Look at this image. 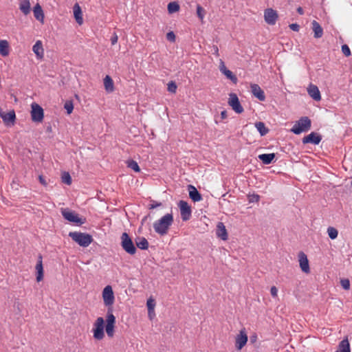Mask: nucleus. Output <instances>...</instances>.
<instances>
[{
    "label": "nucleus",
    "instance_id": "c756f323",
    "mask_svg": "<svg viewBox=\"0 0 352 352\" xmlns=\"http://www.w3.org/2000/svg\"><path fill=\"white\" fill-rule=\"evenodd\" d=\"M15 120V113L14 111H11L8 113H6L5 116L3 117V121L6 124H9L10 122H14Z\"/></svg>",
    "mask_w": 352,
    "mask_h": 352
},
{
    "label": "nucleus",
    "instance_id": "a211bd4d",
    "mask_svg": "<svg viewBox=\"0 0 352 352\" xmlns=\"http://www.w3.org/2000/svg\"><path fill=\"white\" fill-rule=\"evenodd\" d=\"M311 30L313 31L314 38H320L323 36V29L316 21H312Z\"/></svg>",
    "mask_w": 352,
    "mask_h": 352
},
{
    "label": "nucleus",
    "instance_id": "4d7b16f0",
    "mask_svg": "<svg viewBox=\"0 0 352 352\" xmlns=\"http://www.w3.org/2000/svg\"><path fill=\"white\" fill-rule=\"evenodd\" d=\"M298 12L300 13V14H302V9L301 8H298Z\"/></svg>",
    "mask_w": 352,
    "mask_h": 352
},
{
    "label": "nucleus",
    "instance_id": "412c9836",
    "mask_svg": "<svg viewBox=\"0 0 352 352\" xmlns=\"http://www.w3.org/2000/svg\"><path fill=\"white\" fill-rule=\"evenodd\" d=\"M189 197L194 201L201 200V196L196 188L192 185L188 186Z\"/></svg>",
    "mask_w": 352,
    "mask_h": 352
},
{
    "label": "nucleus",
    "instance_id": "f257e3e1",
    "mask_svg": "<svg viewBox=\"0 0 352 352\" xmlns=\"http://www.w3.org/2000/svg\"><path fill=\"white\" fill-rule=\"evenodd\" d=\"M116 319L111 309L107 312L106 320L102 317H98L94 321L91 329L93 338L96 340H102L105 336V333L110 338H113L115 333Z\"/></svg>",
    "mask_w": 352,
    "mask_h": 352
},
{
    "label": "nucleus",
    "instance_id": "864d4df0",
    "mask_svg": "<svg viewBox=\"0 0 352 352\" xmlns=\"http://www.w3.org/2000/svg\"><path fill=\"white\" fill-rule=\"evenodd\" d=\"M227 117H228L227 111H221V118L222 119H226Z\"/></svg>",
    "mask_w": 352,
    "mask_h": 352
},
{
    "label": "nucleus",
    "instance_id": "39448f33",
    "mask_svg": "<svg viewBox=\"0 0 352 352\" xmlns=\"http://www.w3.org/2000/svg\"><path fill=\"white\" fill-rule=\"evenodd\" d=\"M121 246L126 252L131 255H133L136 252L133 242L126 232L122 233L121 236Z\"/></svg>",
    "mask_w": 352,
    "mask_h": 352
},
{
    "label": "nucleus",
    "instance_id": "f8f14e48",
    "mask_svg": "<svg viewBox=\"0 0 352 352\" xmlns=\"http://www.w3.org/2000/svg\"><path fill=\"white\" fill-rule=\"evenodd\" d=\"M264 19L267 24L274 25L278 19V14L274 10L267 8L264 11Z\"/></svg>",
    "mask_w": 352,
    "mask_h": 352
},
{
    "label": "nucleus",
    "instance_id": "dca6fc26",
    "mask_svg": "<svg viewBox=\"0 0 352 352\" xmlns=\"http://www.w3.org/2000/svg\"><path fill=\"white\" fill-rule=\"evenodd\" d=\"M216 234L219 238L221 239L223 241L228 239V232L226 229V226L222 222L218 223L217 226Z\"/></svg>",
    "mask_w": 352,
    "mask_h": 352
},
{
    "label": "nucleus",
    "instance_id": "a19ab883",
    "mask_svg": "<svg viewBox=\"0 0 352 352\" xmlns=\"http://www.w3.org/2000/svg\"><path fill=\"white\" fill-rule=\"evenodd\" d=\"M342 52L346 57L351 56L350 48L346 44L342 45Z\"/></svg>",
    "mask_w": 352,
    "mask_h": 352
},
{
    "label": "nucleus",
    "instance_id": "c9c22d12",
    "mask_svg": "<svg viewBox=\"0 0 352 352\" xmlns=\"http://www.w3.org/2000/svg\"><path fill=\"white\" fill-rule=\"evenodd\" d=\"M226 76L227 78L230 79L231 81H232L234 83H236L237 82V78L233 73L230 71L229 69H227L225 71V72L223 74Z\"/></svg>",
    "mask_w": 352,
    "mask_h": 352
},
{
    "label": "nucleus",
    "instance_id": "4468645a",
    "mask_svg": "<svg viewBox=\"0 0 352 352\" xmlns=\"http://www.w3.org/2000/svg\"><path fill=\"white\" fill-rule=\"evenodd\" d=\"M252 94L259 100L264 101L265 96L263 91L257 84H252L250 85Z\"/></svg>",
    "mask_w": 352,
    "mask_h": 352
},
{
    "label": "nucleus",
    "instance_id": "6e6552de",
    "mask_svg": "<svg viewBox=\"0 0 352 352\" xmlns=\"http://www.w3.org/2000/svg\"><path fill=\"white\" fill-rule=\"evenodd\" d=\"M31 117L32 121L36 122H41L43 120V109L37 103L33 102L31 104Z\"/></svg>",
    "mask_w": 352,
    "mask_h": 352
},
{
    "label": "nucleus",
    "instance_id": "423d86ee",
    "mask_svg": "<svg viewBox=\"0 0 352 352\" xmlns=\"http://www.w3.org/2000/svg\"><path fill=\"white\" fill-rule=\"evenodd\" d=\"M61 214L63 217L69 222L78 225H82L85 223V219L79 217L75 212L68 208H61Z\"/></svg>",
    "mask_w": 352,
    "mask_h": 352
},
{
    "label": "nucleus",
    "instance_id": "ddd939ff",
    "mask_svg": "<svg viewBox=\"0 0 352 352\" xmlns=\"http://www.w3.org/2000/svg\"><path fill=\"white\" fill-rule=\"evenodd\" d=\"M32 51L35 54L36 57L38 60H41L44 57V49L42 41L38 40L32 47Z\"/></svg>",
    "mask_w": 352,
    "mask_h": 352
},
{
    "label": "nucleus",
    "instance_id": "1a4fd4ad",
    "mask_svg": "<svg viewBox=\"0 0 352 352\" xmlns=\"http://www.w3.org/2000/svg\"><path fill=\"white\" fill-rule=\"evenodd\" d=\"M308 129V118L304 117L296 122L291 131L295 134H300L301 133L306 131Z\"/></svg>",
    "mask_w": 352,
    "mask_h": 352
},
{
    "label": "nucleus",
    "instance_id": "8fccbe9b",
    "mask_svg": "<svg viewBox=\"0 0 352 352\" xmlns=\"http://www.w3.org/2000/svg\"><path fill=\"white\" fill-rule=\"evenodd\" d=\"M289 28L293 31L298 32L299 30L300 26L297 23H292L289 25Z\"/></svg>",
    "mask_w": 352,
    "mask_h": 352
},
{
    "label": "nucleus",
    "instance_id": "3c124183",
    "mask_svg": "<svg viewBox=\"0 0 352 352\" xmlns=\"http://www.w3.org/2000/svg\"><path fill=\"white\" fill-rule=\"evenodd\" d=\"M161 206V203L157 202V201H152V203L150 204L149 208L150 209H154L158 206Z\"/></svg>",
    "mask_w": 352,
    "mask_h": 352
},
{
    "label": "nucleus",
    "instance_id": "7ed1b4c3",
    "mask_svg": "<svg viewBox=\"0 0 352 352\" xmlns=\"http://www.w3.org/2000/svg\"><path fill=\"white\" fill-rule=\"evenodd\" d=\"M69 236L79 245L82 247L89 246L92 242V237L89 234L73 232H69Z\"/></svg>",
    "mask_w": 352,
    "mask_h": 352
},
{
    "label": "nucleus",
    "instance_id": "603ef678",
    "mask_svg": "<svg viewBox=\"0 0 352 352\" xmlns=\"http://www.w3.org/2000/svg\"><path fill=\"white\" fill-rule=\"evenodd\" d=\"M39 182L43 185V186H46L47 185V182L45 180V179L43 178V176L40 175L39 177Z\"/></svg>",
    "mask_w": 352,
    "mask_h": 352
},
{
    "label": "nucleus",
    "instance_id": "f3484780",
    "mask_svg": "<svg viewBox=\"0 0 352 352\" xmlns=\"http://www.w3.org/2000/svg\"><path fill=\"white\" fill-rule=\"evenodd\" d=\"M35 269L36 272V281L40 282L43 279V267L41 256H38Z\"/></svg>",
    "mask_w": 352,
    "mask_h": 352
},
{
    "label": "nucleus",
    "instance_id": "6e6d98bb",
    "mask_svg": "<svg viewBox=\"0 0 352 352\" xmlns=\"http://www.w3.org/2000/svg\"><path fill=\"white\" fill-rule=\"evenodd\" d=\"M6 113L3 112L0 110V117L3 119V116H5Z\"/></svg>",
    "mask_w": 352,
    "mask_h": 352
},
{
    "label": "nucleus",
    "instance_id": "5fc2aeb1",
    "mask_svg": "<svg viewBox=\"0 0 352 352\" xmlns=\"http://www.w3.org/2000/svg\"><path fill=\"white\" fill-rule=\"evenodd\" d=\"M302 142H303L304 144H307V143H308V135H306V136H305V137L303 138V139H302Z\"/></svg>",
    "mask_w": 352,
    "mask_h": 352
},
{
    "label": "nucleus",
    "instance_id": "473e14b6",
    "mask_svg": "<svg viewBox=\"0 0 352 352\" xmlns=\"http://www.w3.org/2000/svg\"><path fill=\"white\" fill-rule=\"evenodd\" d=\"M126 165L129 168H131L136 173H138L140 171V168L138 166V164L134 160H128L126 162Z\"/></svg>",
    "mask_w": 352,
    "mask_h": 352
},
{
    "label": "nucleus",
    "instance_id": "e433bc0d",
    "mask_svg": "<svg viewBox=\"0 0 352 352\" xmlns=\"http://www.w3.org/2000/svg\"><path fill=\"white\" fill-rule=\"evenodd\" d=\"M155 305L156 302L155 299L153 297L148 298L146 301V307L148 310H155Z\"/></svg>",
    "mask_w": 352,
    "mask_h": 352
},
{
    "label": "nucleus",
    "instance_id": "f704fd0d",
    "mask_svg": "<svg viewBox=\"0 0 352 352\" xmlns=\"http://www.w3.org/2000/svg\"><path fill=\"white\" fill-rule=\"evenodd\" d=\"M327 233H328L329 238L331 239H336L338 236V230L333 227L328 228Z\"/></svg>",
    "mask_w": 352,
    "mask_h": 352
},
{
    "label": "nucleus",
    "instance_id": "f03ea898",
    "mask_svg": "<svg viewBox=\"0 0 352 352\" xmlns=\"http://www.w3.org/2000/svg\"><path fill=\"white\" fill-rule=\"evenodd\" d=\"M173 222V217L172 214H166L159 220L154 222L153 228L157 234L163 236L167 234Z\"/></svg>",
    "mask_w": 352,
    "mask_h": 352
},
{
    "label": "nucleus",
    "instance_id": "58836bf2",
    "mask_svg": "<svg viewBox=\"0 0 352 352\" xmlns=\"http://www.w3.org/2000/svg\"><path fill=\"white\" fill-rule=\"evenodd\" d=\"M340 284L344 289L349 290L350 289V281L348 278L341 279Z\"/></svg>",
    "mask_w": 352,
    "mask_h": 352
},
{
    "label": "nucleus",
    "instance_id": "6ab92c4d",
    "mask_svg": "<svg viewBox=\"0 0 352 352\" xmlns=\"http://www.w3.org/2000/svg\"><path fill=\"white\" fill-rule=\"evenodd\" d=\"M298 261L302 270L305 273H308V259L307 255L304 252H300L298 254Z\"/></svg>",
    "mask_w": 352,
    "mask_h": 352
},
{
    "label": "nucleus",
    "instance_id": "bf43d9fd",
    "mask_svg": "<svg viewBox=\"0 0 352 352\" xmlns=\"http://www.w3.org/2000/svg\"><path fill=\"white\" fill-rule=\"evenodd\" d=\"M309 126H311V121L310 120H309Z\"/></svg>",
    "mask_w": 352,
    "mask_h": 352
},
{
    "label": "nucleus",
    "instance_id": "de8ad7c7",
    "mask_svg": "<svg viewBox=\"0 0 352 352\" xmlns=\"http://www.w3.org/2000/svg\"><path fill=\"white\" fill-rule=\"evenodd\" d=\"M118 40V37L117 34L116 33H113L112 36H111V45H113L116 43H117Z\"/></svg>",
    "mask_w": 352,
    "mask_h": 352
},
{
    "label": "nucleus",
    "instance_id": "4be33fe9",
    "mask_svg": "<svg viewBox=\"0 0 352 352\" xmlns=\"http://www.w3.org/2000/svg\"><path fill=\"white\" fill-rule=\"evenodd\" d=\"M73 10H74V18H75L76 22L79 25H81L83 23V19H82V10H81L80 6L78 3L75 4Z\"/></svg>",
    "mask_w": 352,
    "mask_h": 352
},
{
    "label": "nucleus",
    "instance_id": "c03bdc74",
    "mask_svg": "<svg viewBox=\"0 0 352 352\" xmlns=\"http://www.w3.org/2000/svg\"><path fill=\"white\" fill-rule=\"evenodd\" d=\"M175 35L173 32H169L166 34V38L170 41V42H175Z\"/></svg>",
    "mask_w": 352,
    "mask_h": 352
},
{
    "label": "nucleus",
    "instance_id": "37998d69",
    "mask_svg": "<svg viewBox=\"0 0 352 352\" xmlns=\"http://www.w3.org/2000/svg\"><path fill=\"white\" fill-rule=\"evenodd\" d=\"M248 199L250 202H258L260 197L258 195L252 194L249 195Z\"/></svg>",
    "mask_w": 352,
    "mask_h": 352
},
{
    "label": "nucleus",
    "instance_id": "2eb2a0df",
    "mask_svg": "<svg viewBox=\"0 0 352 352\" xmlns=\"http://www.w3.org/2000/svg\"><path fill=\"white\" fill-rule=\"evenodd\" d=\"M309 96L316 102L321 100L320 91L316 85L309 84Z\"/></svg>",
    "mask_w": 352,
    "mask_h": 352
},
{
    "label": "nucleus",
    "instance_id": "72a5a7b5",
    "mask_svg": "<svg viewBox=\"0 0 352 352\" xmlns=\"http://www.w3.org/2000/svg\"><path fill=\"white\" fill-rule=\"evenodd\" d=\"M197 15L199 20L203 22L206 15V10L199 4L197 5Z\"/></svg>",
    "mask_w": 352,
    "mask_h": 352
},
{
    "label": "nucleus",
    "instance_id": "b1692460",
    "mask_svg": "<svg viewBox=\"0 0 352 352\" xmlns=\"http://www.w3.org/2000/svg\"><path fill=\"white\" fill-rule=\"evenodd\" d=\"M10 54L9 43L6 40L0 41V54L2 56H7Z\"/></svg>",
    "mask_w": 352,
    "mask_h": 352
},
{
    "label": "nucleus",
    "instance_id": "49530a36",
    "mask_svg": "<svg viewBox=\"0 0 352 352\" xmlns=\"http://www.w3.org/2000/svg\"><path fill=\"white\" fill-rule=\"evenodd\" d=\"M270 293L273 297H274V298L277 297V296H278L277 288L275 286L272 287L271 289H270Z\"/></svg>",
    "mask_w": 352,
    "mask_h": 352
},
{
    "label": "nucleus",
    "instance_id": "393cba45",
    "mask_svg": "<svg viewBox=\"0 0 352 352\" xmlns=\"http://www.w3.org/2000/svg\"><path fill=\"white\" fill-rule=\"evenodd\" d=\"M258 158L262 161L264 164H270L272 162L275 158L274 153L261 154L258 156Z\"/></svg>",
    "mask_w": 352,
    "mask_h": 352
},
{
    "label": "nucleus",
    "instance_id": "4c0bfd02",
    "mask_svg": "<svg viewBox=\"0 0 352 352\" xmlns=\"http://www.w3.org/2000/svg\"><path fill=\"white\" fill-rule=\"evenodd\" d=\"M62 181L63 183L70 185L72 184V177L68 173H64L62 175Z\"/></svg>",
    "mask_w": 352,
    "mask_h": 352
},
{
    "label": "nucleus",
    "instance_id": "5701e85b",
    "mask_svg": "<svg viewBox=\"0 0 352 352\" xmlns=\"http://www.w3.org/2000/svg\"><path fill=\"white\" fill-rule=\"evenodd\" d=\"M103 81L105 91L108 93L113 92L114 91V83L112 78L109 76L107 75Z\"/></svg>",
    "mask_w": 352,
    "mask_h": 352
},
{
    "label": "nucleus",
    "instance_id": "c85d7f7f",
    "mask_svg": "<svg viewBox=\"0 0 352 352\" xmlns=\"http://www.w3.org/2000/svg\"><path fill=\"white\" fill-rule=\"evenodd\" d=\"M322 140V135L318 133L311 132L309 133V143L318 144Z\"/></svg>",
    "mask_w": 352,
    "mask_h": 352
},
{
    "label": "nucleus",
    "instance_id": "a18cd8bd",
    "mask_svg": "<svg viewBox=\"0 0 352 352\" xmlns=\"http://www.w3.org/2000/svg\"><path fill=\"white\" fill-rule=\"evenodd\" d=\"M219 68L220 72L222 74H223L225 72V71H226L228 69L227 67L225 65L224 62L222 60H220V61H219Z\"/></svg>",
    "mask_w": 352,
    "mask_h": 352
},
{
    "label": "nucleus",
    "instance_id": "cd10ccee",
    "mask_svg": "<svg viewBox=\"0 0 352 352\" xmlns=\"http://www.w3.org/2000/svg\"><path fill=\"white\" fill-rule=\"evenodd\" d=\"M137 247L141 250H146L148 248V243L144 237H138L135 240Z\"/></svg>",
    "mask_w": 352,
    "mask_h": 352
},
{
    "label": "nucleus",
    "instance_id": "7c9ffc66",
    "mask_svg": "<svg viewBox=\"0 0 352 352\" xmlns=\"http://www.w3.org/2000/svg\"><path fill=\"white\" fill-rule=\"evenodd\" d=\"M179 5L176 1L170 2L168 4L167 9L169 14H173L179 10Z\"/></svg>",
    "mask_w": 352,
    "mask_h": 352
},
{
    "label": "nucleus",
    "instance_id": "09e8293b",
    "mask_svg": "<svg viewBox=\"0 0 352 352\" xmlns=\"http://www.w3.org/2000/svg\"><path fill=\"white\" fill-rule=\"evenodd\" d=\"M148 317L152 320L155 317V310H148Z\"/></svg>",
    "mask_w": 352,
    "mask_h": 352
},
{
    "label": "nucleus",
    "instance_id": "79ce46f5",
    "mask_svg": "<svg viewBox=\"0 0 352 352\" xmlns=\"http://www.w3.org/2000/svg\"><path fill=\"white\" fill-rule=\"evenodd\" d=\"M176 89H177V85H175V82H170L168 84V91L172 92V93H175L176 91Z\"/></svg>",
    "mask_w": 352,
    "mask_h": 352
},
{
    "label": "nucleus",
    "instance_id": "bb28decb",
    "mask_svg": "<svg viewBox=\"0 0 352 352\" xmlns=\"http://www.w3.org/2000/svg\"><path fill=\"white\" fill-rule=\"evenodd\" d=\"M19 9L25 15L28 14L31 10L30 1L21 0L19 4Z\"/></svg>",
    "mask_w": 352,
    "mask_h": 352
},
{
    "label": "nucleus",
    "instance_id": "9b49d317",
    "mask_svg": "<svg viewBox=\"0 0 352 352\" xmlns=\"http://www.w3.org/2000/svg\"><path fill=\"white\" fill-rule=\"evenodd\" d=\"M180 210L181 217L183 221H187L191 216V208L185 201H180L178 204Z\"/></svg>",
    "mask_w": 352,
    "mask_h": 352
},
{
    "label": "nucleus",
    "instance_id": "2f4dec72",
    "mask_svg": "<svg viewBox=\"0 0 352 352\" xmlns=\"http://www.w3.org/2000/svg\"><path fill=\"white\" fill-rule=\"evenodd\" d=\"M255 127L259 132L261 136L266 135L268 133V129L266 128L265 124L262 122H258L255 124Z\"/></svg>",
    "mask_w": 352,
    "mask_h": 352
},
{
    "label": "nucleus",
    "instance_id": "9d476101",
    "mask_svg": "<svg viewBox=\"0 0 352 352\" xmlns=\"http://www.w3.org/2000/svg\"><path fill=\"white\" fill-rule=\"evenodd\" d=\"M248 340V334L245 329L243 328L240 330L239 334L235 338V346L237 350H241L242 348L247 344Z\"/></svg>",
    "mask_w": 352,
    "mask_h": 352
},
{
    "label": "nucleus",
    "instance_id": "13d9d810",
    "mask_svg": "<svg viewBox=\"0 0 352 352\" xmlns=\"http://www.w3.org/2000/svg\"><path fill=\"white\" fill-rule=\"evenodd\" d=\"M215 51H216V52H218V48H217V47H216Z\"/></svg>",
    "mask_w": 352,
    "mask_h": 352
},
{
    "label": "nucleus",
    "instance_id": "a878e982",
    "mask_svg": "<svg viewBox=\"0 0 352 352\" xmlns=\"http://www.w3.org/2000/svg\"><path fill=\"white\" fill-rule=\"evenodd\" d=\"M34 17L41 22H43L44 14L43 11L39 4H36L33 9Z\"/></svg>",
    "mask_w": 352,
    "mask_h": 352
},
{
    "label": "nucleus",
    "instance_id": "20e7f679",
    "mask_svg": "<svg viewBox=\"0 0 352 352\" xmlns=\"http://www.w3.org/2000/svg\"><path fill=\"white\" fill-rule=\"evenodd\" d=\"M102 298L104 305L109 309H112V306L115 302V295L113 288L111 285H107L102 292Z\"/></svg>",
    "mask_w": 352,
    "mask_h": 352
},
{
    "label": "nucleus",
    "instance_id": "aec40b11",
    "mask_svg": "<svg viewBox=\"0 0 352 352\" xmlns=\"http://www.w3.org/2000/svg\"><path fill=\"white\" fill-rule=\"evenodd\" d=\"M335 352H351L350 344L348 337L344 338L338 346V349Z\"/></svg>",
    "mask_w": 352,
    "mask_h": 352
},
{
    "label": "nucleus",
    "instance_id": "ea45409f",
    "mask_svg": "<svg viewBox=\"0 0 352 352\" xmlns=\"http://www.w3.org/2000/svg\"><path fill=\"white\" fill-rule=\"evenodd\" d=\"M65 109L68 114H70L74 109V106L72 102H66L64 105Z\"/></svg>",
    "mask_w": 352,
    "mask_h": 352
},
{
    "label": "nucleus",
    "instance_id": "0eeeda50",
    "mask_svg": "<svg viewBox=\"0 0 352 352\" xmlns=\"http://www.w3.org/2000/svg\"><path fill=\"white\" fill-rule=\"evenodd\" d=\"M228 104L235 113H241L243 112V108L241 106L236 94L230 93L229 94Z\"/></svg>",
    "mask_w": 352,
    "mask_h": 352
}]
</instances>
